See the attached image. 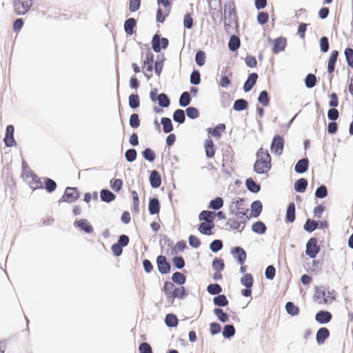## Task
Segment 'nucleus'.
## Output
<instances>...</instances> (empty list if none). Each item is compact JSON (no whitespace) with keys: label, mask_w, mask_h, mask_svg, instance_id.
I'll return each instance as SVG.
<instances>
[{"label":"nucleus","mask_w":353,"mask_h":353,"mask_svg":"<svg viewBox=\"0 0 353 353\" xmlns=\"http://www.w3.org/2000/svg\"><path fill=\"white\" fill-rule=\"evenodd\" d=\"M259 103L263 106H268L270 104V98L267 90H262L257 99Z\"/></svg>","instance_id":"54"},{"label":"nucleus","mask_w":353,"mask_h":353,"mask_svg":"<svg viewBox=\"0 0 353 353\" xmlns=\"http://www.w3.org/2000/svg\"><path fill=\"white\" fill-rule=\"evenodd\" d=\"M304 81L306 88L309 89L314 88L317 82L316 77L312 73L307 74Z\"/></svg>","instance_id":"57"},{"label":"nucleus","mask_w":353,"mask_h":353,"mask_svg":"<svg viewBox=\"0 0 353 353\" xmlns=\"http://www.w3.org/2000/svg\"><path fill=\"white\" fill-rule=\"evenodd\" d=\"M268 41L273 43L272 52L276 54L283 51L287 45V39L283 37H278L275 39H272L269 37Z\"/></svg>","instance_id":"10"},{"label":"nucleus","mask_w":353,"mask_h":353,"mask_svg":"<svg viewBox=\"0 0 353 353\" xmlns=\"http://www.w3.org/2000/svg\"><path fill=\"white\" fill-rule=\"evenodd\" d=\"M228 12V19L230 22L236 23L237 21V16L236 11L234 3L232 1H229L226 3L224 6V14H226V12Z\"/></svg>","instance_id":"15"},{"label":"nucleus","mask_w":353,"mask_h":353,"mask_svg":"<svg viewBox=\"0 0 353 353\" xmlns=\"http://www.w3.org/2000/svg\"><path fill=\"white\" fill-rule=\"evenodd\" d=\"M245 199L243 197H238L235 200L232 199L228 207L229 212L234 213V210H241L242 206L245 203Z\"/></svg>","instance_id":"31"},{"label":"nucleus","mask_w":353,"mask_h":353,"mask_svg":"<svg viewBox=\"0 0 353 353\" xmlns=\"http://www.w3.org/2000/svg\"><path fill=\"white\" fill-rule=\"evenodd\" d=\"M124 156L127 162L132 163L137 159V152L134 148H130L125 151Z\"/></svg>","instance_id":"60"},{"label":"nucleus","mask_w":353,"mask_h":353,"mask_svg":"<svg viewBox=\"0 0 353 353\" xmlns=\"http://www.w3.org/2000/svg\"><path fill=\"white\" fill-rule=\"evenodd\" d=\"M223 204H224L223 199L221 196H216L214 199H212L209 202V203L208 205V208L214 211H216V210H219L221 208H223Z\"/></svg>","instance_id":"36"},{"label":"nucleus","mask_w":353,"mask_h":353,"mask_svg":"<svg viewBox=\"0 0 353 353\" xmlns=\"http://www.w3.org/2000/svg\"><path fill=\"white\" fill-rule=\"evenodd\" d=\"M334 134H325L323 140L324 144L323 145V149L325 152H328L331 147L334 146L335 143V137H334Z\"/></svg>","instance_id":"37"},{"label":"nucleus","mask_w":353,"mask_h":353,"mask_svg":"<svg viewBox=\"0 0 353 353\" xmlns=\"http://www.w3.org/2000/svg\"><path fill=\"white\" fill-rule=\"evenodd\" d=\"M258 77H259V75L256 72L250 73L248 75L246 81H245V83L243 84V89L245 92H248L253 88V87L255 85V84L257 81Z\"/></svg>","instance_id":"19"},{"label":"nucleus","mask_w":353,"mask_h":353,"mask_svg":"<svg viewBox=\"0 0 353 353\" xmlns=\"http://www.w3.org/2000/svg\"><path fill=\"white\" fill-rule=\"evenodd\" d=\"M188 243L191 248L194 249H197L201 246V241L199 239V238L196 235L190 234L188 236Z\"/></svg>","instance_id":"63"},{"label":"nucleus","mask_w":353,"mask_h":353,"mask_svg":"<svg viewBox=\"0 0 353 353\" xmlns=\"http://www.w3.org/2000/svg\"><path fill=\"white\" fill-rule=\"evenodd\" d=\"M42 179L44 183L42 190H45L49 194L54 192L57 188V182L48 176L43 177Z\"/></svg>","instance_id":"22"},{"label":"nucleus","mask_w":353,"mask_h":353,"mask_svg":"<svg viewBox=\"0 0 353 353\" xmlns=\"http://www.w3.org/2000/svg\"><path fill=\"white\" fill-rule=\"evenodd\" d=\"M308 186L307 179L305 178H300L294 183V189L296 192L303 193L306 191Z\"/></svg>","instance_id":"25"},{"label":"nucleus","mask_w":353,"mask_h":353,"mask_svg":"<svg viewBox=\"0 0 353 353\" xmlns=\"http://www.w3.org/2000/svg\"><path fill=\"white\" fill-rule=\"evenodd\" d=\"M81 196V192L77 187L67 186L63 192V195L58 201L59 203H75Z\"/></svg>","instance_id":"2"},{"label":"nucleus","mask_w":353,"mask_h":353,"mask_svg":"<svg viewBox=\"0 0 353 353\" xmlns=\"http://www.w3.org/2000/svg\"><path fill=\"white\" fill-rule=\"evenodd\" d=\"M123 182L121 179L114 178L110 181V186L115 192H119L123 188Z\"/></svg>","instance_id":"53"},{"label":"nucleus","mask_w":353,"mask_h":353,"mask_svg":"<svg viewBox=\"0 0 353 353\" xmlns=\"http://www.w3.org/2000/svg\"><path fill=\"white\" fill-rule=\"evenodd\" d=\"M206 55L205 52L203 50H199L195 54V62L197 65L201 67L205 63Z\"/></svg>","instance_id":"62"},{"label":"nucleus","mask_w":353,"mask_h":353,"mask_svg":"<svg viewBox=\"0 0 353 353\" xmlns=\"http://www.w3.org/2000/svg\"><path fill=\"white\" fill-rule=\"evenodd\" d=\"M152 48L156 52L159 53L162 49H166L169 45V40L162 37L161 34L156 33L153 35L152 41Z\"/></svg>","instance_id":"5"},{"label":"nucleus","mask_w":353,"mask_h":353,"mask_svg":"<svg viewBox=\"0 0 353 353\" xmlns=\"http://www.w3.org/2000/svg\"><path fill=\"white\" fill-rule=\"evenodd\" d=\"M148 212L150 215H158L161 210V203L157 196H152L148 201Z\"/></svg>","instance_id":"12"},{"label":"nucleus","mask_w":353,"mask_h":353,"mask_svg":"<svg viewBox=\"0 0 353 353\" xmlns=\"http://www.w3.org/2000/svg\"><path fill=\"white\" fill-rule=\"evenodd\" d=\"M148 172L150 174L149 182L150 186L154 189L159 188L161 185V176L160 173L156 170L148 171Z\"/></svg>","instance_id":"14"},{"label":"nucleus","mask_w":353,"mask_h":353,"mask_svg":"<svg viewBox=\"0 0 353 353\" xmlns=\"http://www.w3.org/2000/svg\"><path fill=\"white\" fill-rule=\"evenodd\" d=\"M328 195V190L325 185H320L317 187L314 192L316 199H322L327 197Z\"/></svg>","instance_id":"46"},{"label":"nucleus","mask_w":353,"mask_h":353,"mask_svg":"<svg viewBox=\"0 0 353 353\" xmlns=\"http://www.w3.org/2000/svg\"><path fill=\"white\" fill-rule=\"evenodd\" d=\"M157 270L161 275L170 273L172 265L166 256L162 254L159 255L156 259Z\"/></svg>","instance_id":"6"},{"label":"nucleus","mask_w":353,"mask_h":353,"mask_svg":"<svg viewBox=\"0 0 353 353\" xmlns=\"http://www.w3.org/2000/svg\"><path fill=\"white\" fill-rule=\"evenodd\" d=\"M325 287L324 286H315L314 290V294L313 295V300L314 301H317L320 299H321V301L320 302H323V298H326L325 296V294H326V292L325 291Z\"/></svg>","instance_id":"44"},{"label":"nucleus","mask_w":353,"mask_h":353,"mask_svg":"<svg viewBox=\"0 0 353 353\" xmlns=\"http://www.w3.org/2000/svg\"><path fill=\"white\" fill-rule=\"evenodd\" d=\"M236 334L233 324H225L222 330V336L225 339H231Z\"/></svg>","instance_id":"35"},{"label":"nucleus","mask_w":353,"mask_h":353,"mask_svg":"<svg viewBox=\"0 0 353 353\" xmlns=\"http://www.w3.org/2000/svg\"><path fill=\"white\" fill-rule=\"evenodd\" d=\"M204 149L205 152V156L208 159H212L214 157L216 147L213 143V141L211 138L208 137L205 141L204 143Z\"/></svg>","instance_id":"20"},{"label":"nucleus","mask_w":353,"mask_h":353,"mask_svg":"<svg viewBox=\"0 0 353 353\" xmlns=\"http://www.w3.org/2000/svg\"><path fill=\"white\" fill-rule=\"evenodd\" d=\"M241 46L240 39L236 35H232L228 42V48L232 52L236 51Z\"/></svg>","instance_id":"43"},{"label":"nucleus","mask_w":353,"mask_h":353,"mask_svg":"<svg viewBox=\"0 0 353 353\" xmlns=\"http://www.w3.org/2000/svg\"><path fill=\"white\" fill-rule=\"evenodd\" d=\"M330 332L328 328L326 327H321L318 329L316 333V342L319 345H321L325 343V341L330 337Z\"/></svg>","instance_id":"13"},{"label":"nucleus","mask_w":353,"mask_h":353,"mask_svg":"<svg viewBox=\"0 0 353 353\" xmlns=\"http://www.w3.org/2000/svg\"><path fill=\"white\" fill-rule=\"evenodd\" d=\"M249 103L244 99H236L233 104V110L236 112H241L248 109Z\"/></svg>","instance_id":"39"},{"label":"nucleus","mask_w":353,"mask_h":353,"mask_svg":"<svg viewBox=\"0 0 353 353\" xmlns=\"http://www.w3.org/2000/svg\"><path fill=\"white\" fill-rule=\"evenodd\" d=\"M128 103L131 109L135 110L140 105V99L137 94H131L128 97Z\"/></svg>","instance_id":"52"},{"label":"nucleus","mask_w":353,"mask_h":353,"mask_svg":"<svg viewBox=\"0 0 353 353\" xmlns=\"http://www.w3.org/2000/svg\"><path fill=\"white\" fill-rule=\"evenodd\" d=\"M173 120L179 124H182L185 121V111L181 109L176 110L172 115Z\"/></svg>","instance_id":"49"},{"label":"nucleus","mask_w":353,"mask_h":353,"mask_svg":"<svg viewBox=\"0 0 353 353\" xmlns=\"http://www.w3.org/2000/svg\"><path fill=\"white\" fill-rule=\"evenodd\" d=\"M30 187L32 191L42 189L43 183L41 182V178L39 177L38 175L36 174L34 177H32V181L30 182Z\"/></svg>","instance_id":"56"},{"label":"nucleus","mask_w":353,"mask_h":353,"mask_svg":"<svg viewBox=\"0 0 353 353\" xmlns=\"http://www.w3.org/2000/svg\"><path fill=\"white\" fill-rule=\"evenodd\" d=\"M296 219V205L292 201L287 206L285 221L288 223H292Z\"/></svg>","instance_id":"18"},{"label":"nucleus","mask_w":353,"mask_h":353,"mask_svg":"<svg viewBox=\"0 0 353 353\" xmlns=\"http://www.w3.org/2000/svg\"><path fill=\"white\" fill-rule=\"evenodd\" d=\"M124 30L128 35H132L134 32V28L137 26V20L130 17L127 19L124 22Z\"/></svg>","instance_id":"29"},{"label":"nucleus","mask_w":353,"mask_h":353,"mask_svg":"<svg viewBox=\"0 0 353 353\" xmlns=\"http://www.w3.org/2000/svg\"><path fill=\"white\" fill-rule=\"evenodd\" d=\"M212 268L214 272H222L225 268V263L223 259L215 257L212 262Z\"/></svg>","instance_id":"47"},{"label":"nucleus","mask_w":353,"mask_h":353,"mask_svg":"<svg viewBox=\"0 0 353 353\" xmlns=\"http://www.w3.org/2000/svg\"><path fill=\"white\" fill-rule=\"evenodd\" d=\"M251 230L256 234L263 235L266 233L267 227L262 221L259 220L252 223Z\"/></svg>","instance_id":"27"},{"label":"nucleus","mask_w":353,"mask_h":353,"mask_svg":"<svg viewBox=\"0 0 353 353\" xmlns=\"http://www.w3.org/2000/svg\"><path fill=\"white\" fill-rule=\"evenodd\" d=\"M131 194L132 197L133 206L132 210L135 213H139V205L140 201L137 192L136 190H132Z\"/></svg>","instance_id":"61"},{"label":"nucleus","mask_w":353,"mask_h":353,"mask_svg":"<svg viewBox=\"0 0 353 353\" xmlns=\"http://www.w3.org/2000/svg\"><path fill=\"white\" fill-rule=\"evenodd\" d=\"M309 164L310 161L307 157L298 160L294 165V172L299 174L307 172L309 169Z\"/></svg>","instance_id":"16"},{"label":"nucleus","mask_w":353,"mask_h":353,"mask_svg":"<svg viewBox=\"0 0 353 353\" xmlns=\"http://www.w3.org/2000/svg\"><path fill=\"white\" fill-rule=\"evenodd\" d=\"M347 64L349 67L353 68V49L347 48L344 51Z\"/></svg>","instance_id":"64"},{"label":"nucleus","mask_w":353,"mask_h":353,"mask_svg":"<svg viewBox=\"0 0 353 353\" xmlns=\"http://www.w3.org/2000/svg\"><path fill=\"white\" fill-rule=\"evenodd\" d=\"M223 248V242L221 239H214L209 245V249L214 253H217Z\"/></svg>","instance_id":"50"},{"label":"nucleus","mask_w":353,"mask_h":353,"mask_svg":"<svg viewBox=\"0 0 353 353\" xmlns=\"http://www.w3.org/2000/svg\"><path fill=\"white\" fill-rule=\"evenodd\" d=\"M213 314L216 316V319L223 323H227L230 321L229 314L222 308L214 307L213 310Z\"/></svg>","instance_id":"33"},{"label":"nucleus","mask_w":353,"mask_h":353,"mask_svg":"<svg viewBox=\"0 0 353 353\" xmlns=\"http://www.w3.org/2000/svg\"><path fill=\"white\" fill-rule=\"evenodd\" d=\"M116 194H114L108 188H103L100 191L101 201L104 203H110L114 201L116 199Z\"/></svg>","instance_id":"24"},{"label":"nucleus","mask_w":353,"mask_h":353,"mask_svg":"<svg viewBox=\"0 0 353 353\" xmlns=\"http://www.w3.org/2000/svg\"><path fill=\"white\" fill-rule=\"evenodd\" d=\"M285 309L288 315L292 317L296 316L300 313V308L292 301H288L285 303Z\"/></svg>","instance_id":"28"},{"label":"nucleus","mask_w":353,"mask_h":353,"mask_svg":"<svg viewBox=\"0 0 353 353\" xmlns=\"http://www.w3.org/2000/svg\"><path fill=\"white\" fill-rule=\"evenodd\" d=\"M174 269L183 270L185 266V261L182 256H174L171 259Z\"/></svg>","instance_id":"41"},{"label":"nucleus","mask_w":353,"mask_h":353,"mask_svg":"<svg viewBox=\"0 0 353 353\" xmlns=\"http://www.w3.org/2000/svg\"><path fill=\"white\" fill-rule=\"evenodd\" d=\"M241 284L244 287H252L254 285V277L250 273H245L240 279Z\"/></svg>","instance_id":"48"},{"label":"nucleus","mask_w":353,"mask_h":353,"mask_svg":"<svg viewBox=\"0 0 353 353\" xmlns=\"http://www.w3.org/2000/svg\"><path fill=\"white\" fill-rule=\"evenodd\" d=\"M213 304L216 306L215 307H227L229 304V301L227 299V296L224 294H220L217 296H214Z\"/></svg>","instance_id":"26"},{"label":"nucleus","mask_w":353,"mask_h":353,"mask_svg":"<svg viewBox=\"0 0 353 353\" xmlns=\"http://www.w3.org/2000/svg\"><path fill=\"white\" fill-rule=\"evenodd\" d=\"M216 217L214 211L202 210L199 214V220L206 223L209 221H214Z\"/></svg>","instance_id":"40"},{"label":"nucleus","mask_w":353,"mask_h":353,"mask_svg":"<svg viewBox=\"0 0 353 353\" xmlns=\"http://www.w3.org/2000/svg\"><path fill=\"white\" fill-rule=\"evenodd\" d=\"M272 159L268 151L265 152V159L255 161L253 171L257 174H268L272 168Z\"/></svg>","instance_id":"1"},{"label":"nucleus","mask_w":353,"mask_h":353,"mask_svg":"<svg viewBox=\"0 0 353 353\" xmlns=\"http://www.w3.org/2000/svg\"><path fill=\"white\" fill-rule=\"evenodd\" d=\"M73 225L75 228L79 229L85 234H94L93 226L86 219H76L73 223Z\"/></svg>","instance_id":"9"},{"label":"nucleus","mask_w":353,"mask_h":353,"mask_svg":"<svg viewBox=\"0 0 353 353\" xmlns=\"http://www.w3.org/2000/svg\"><path fill=\"white\" fill-rule=\"evenodd\" d=\"M285 145L283 136L280 134H275L270 144V151L276 156L282 154Z\"/></svg>","instance_id":"4"},{"label":"nucleus","mask_w":353,"mask_h":353,"mask_svg":"<svg viewBox=\"0 0 353 353\" xmlns=\"http://www.w3.org/2000/svg\"><path fill=\"white\" fill-rule=\"evenodd\" d=\"M246 189L252 194H257L261 191V185L252 177L247 178L245 181Z\"/></svg>","instance_id":"17"},{"label":"nucleus","mask_w":353,"mask_h":353,"mask_svg":"<svg viewBox=\"0 0 353 353\" xmlns=\"http://www.w3.org/2000/svg\"><path fill=\"white\" fill-rule=\"evenodd\" d=\"M34 0H13L14 12L18 15H24L32 7Z\"/></svg>","instance_id":"7"},{"label":"nucleus","mask_w":353,"mask_h":353,"mask_svg":"<svg viewBox=\"0 0 353 353\" xmlns=\"http://www.w3.org/2000/svg\"><path fill=\"white\" fill-rule=\"evenodd\" d=\"M141 155L145 161H147L150 163L154 162V160L156 159V157H157L154 150H153L150 148H145L141 152Z\"/></svg>","instance_id":"42"},{"label":"nucleus","mask_w":353,"mask_h":353,"mask_svg":"<svg viewBox=\"0 0 353 353\" xmlns=\"http://www.w3.org/2000/svg\"><path fill=\"white\" fill-rule=\"evenodd\" d=\"M317 229L316 220L313 219H307L304 225L303 230L307 233H312Z\"/></svg>","instance_id":"45"},{"label":"nucleus","mask_w":353,"mask_h":353,"mask_svg":"<svg viewBox=\"0 0 353 353\" xmlns=\"http://www.w3.org/2000/svg\"><path fill=\"white\" fill-rule=\"evenodd\" d=\"M313 259V261L312 262V265L311 268H306V265H310L309 263H306V264H304L303 267L305 268V270L307 272L314 273L315 274H316L318 272H322L323 263H322L321 261L319 259Z\"/></svg>","instance_id":"23"},{"label":"nucleus","mask_w":353,"mask_h":353,"mask_svg":"<svg viewBox=\"0 0 353 353\" xmlns=\"http://www.w3.org/2000/svg\"><path fill=\"white\" fill-rule=\"evenodd\" d=\"M157 101H158L159 105L161 108H168L170 105V98L165 93L159 94Z\"/></svg>","instance_id":"59"},{"label":"nucleus","mask_w":353,"mask_h":353,"mask_svg":"<svg viewBox=\"0 0 353 353\" xmlns=\"http://www.w3.org/2000/svg\"><path fill=\"white\" fill-rule=\"evenodd\" d=\"M263 210V203L260 200L254 201L250 205V215L252 218H258Z\"/></svg>","instance_id":"21"},{"label":"nucleus","mask_w":353,"mask_h":353,"mask_svg":"<svg viewBox=\"0 0 353 353\" xmlns=\"http://www.w3.org/2000/svg\"><path fill=\"white\" fill-rule=\"evenodd\" d=\"M321 252V247L318 245V240L312 236L308 239L305 244V253L310 259H315Z\"/></svg>","instance_id":"3"},{"label":"nucleus","mask_w":353,"mask_h":353,"mask_svg":"<svg viewBox=\"0 0 353 353\" xmlns=\"http://www.w3.org/2000/svg\"><path fill=\"white\" fill-rule=\"evenodd\" d=\"M332 314L328 310H321L314 316L315 321L320 325H325L331 321Z\"/></svg>","instance_id":"11"},{"label":"nucleus","mask_w":353,"mask_h":353,"mask_svg":"<svg viewBox=\"0 0 353 353\" xmlns=\"http://www.w3.org/2000/svg\"><path fill=\"white\" fill-rule=\"evenodd\" d=\"M172 283L179 286L183 285L186 282V276L181 272H175L171 276Z\"/></svg>","instance_id":"34"},{"label":"nucleus","mask_w":353,"mask_h":353,"mask_svg":"<svg viewBox=\"0 0 353 353\" xmlns=\"http://www.w3.org/2000/svg\"><path fill=\"white\" fill-rule=\"evenodd\" d=\"M162 292H167L172 296L175 299H178V290L177 287H176L173 283H172L169 281H166L164 282L163 287L161 289Z\"/></svg>","instance_id":"30"},{"label":"nucleus","mask_w":353,"mask_h":353,"mask_svg":"<svg viewBox=\"0 0 353 353\" xmlns=\"http://www.w3.org/2000/svg\"><path fill=\"white\" fill-rule=\"evenodd\" d=\"M164 322L168 327L174 328L178 325L179 319L175 314L168 313L165 316Z\"/></svg>","instance_id":"32"},{"label":"nucleus","mask_w":353,"mask_h":353,"mask_svg":"<svg viewBox=\"0 0 353 353\" xmlns=\"http://www.w3.org/2000/svg\"><path fill=\"white\" fill-rule=\"evenodd\" d=\"M206 290L209 294L215 296H217V295L221 294V292L223 291V288L220 284H219L217 283H210L207 286Z\"/></svg>","instance_id":"38"},{"label":"nucleus","mask_w":353,"mask_h":353,"mask_svg":"<svg viewBox=\"0 0 353 353\" xmlns=\"http://www.w3.org/2000/svg\"><path fill=\"white\" fill-rule=\"evenodd\" d=\"M161 124L163 125V132H171L174 129L172 121L168 117H162Z\"/></svg>","instance_id":"55"},{"label":"nucleus","mask_w":353,"mask_h":353,"mask_svg":"<svg viewBox=\"0 0 353 353\" xmlns=\"http://www.w3.org/2000/svg\"><path fill=\"white\" fill-rule=\"evenodd\" d=\"M153 63H154V54L152 52H148L146 54L145 60L143 61L144 68L145 65H147V71L152 72L153 70Z\"/></svg>","instance_id":"58"},{"label":"nucleus","mask_w":353,"mask_h":353,"mask_svg":"<svg viewBox=\"0 0 353 353\" xmlns=\"http://www.w3.org/2000/svg\"><path fill=\"white\" fill-rule=\"evenodd\" d=\"M191 99L190 93L187 91L183 92L179 100V105L183 108L187 107L190 103Z\"/></svg>","instance_id":"51"},{"label":"nucleus","mask_w":353,"mask_h":353,"mask_svg":"<svg viewBox=\"0 0 353 353\" xmlns=\"http://www.w3.org/2000/svg\"><path fill=\"white\" fill-rule=\"evenodd\" d=\"M230 254L232 256L236 263L240 265H243L247 259L245 250L239 245L231 248Z\"/></svg>","instance_id":"8"}]
</instances>
